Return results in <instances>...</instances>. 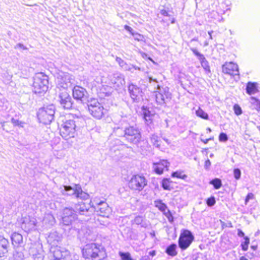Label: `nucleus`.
I'll list each match as a JSON object with an SVG mask.
<instances>
[{
    "label": "nucleus",
    "instance_id": "nucleus-31",
    "mask_svg": "<svg viewBox=\"0 0 260 260\" xmlns=\"http://www.w3.org/2000/svg\"><path fill=\"white\" fill-rule=\"evenodd\" d=\"M24 255L21 251L15 250L11 260H23Z\"/></svg>",
    "mask_w": 260,
    "mask_h": 260
},
{
    "label": "nucleus",
    "instance_id": "nucleus-22",
    "mask_svg": "<svg viewBox=\"0 0 260 260\" xmlns=\"http://www.w3.org/2000/svg\"><path fill=\"white\" fill-rule=\"evenodd\" d=\"M166 253L169 256H175L177 255V245L176 243H171L168 245L165 250Z\"/></svg>",
    "mask_w": 260,
    "mask_h": 260
},
{
    "label": "nucleus",
    "instance_id": "nucleus-23",
    "mask_svg": "<svg viewBox=\"0 0 260 260\" xmlns=\"http://www.w3.org/2000/svg\"><path fill=\"white\" fill-rule=\"evenodd\" d=\"M246 92L249 95L254 94L258 91L256 84L255 83L248 82L246 86Z\"/></svg>",
    "mask_w": 260,
    "mask_h": 260
},
{
    "label": "nucleus",
    "instance_id": "nucleus-59",
    "mask_svg": "<svg viewBox=\"0 0 260 260\" xmlns=\"http://www.w3.org/2000/svg\"><path fill=\"white\" fill-rule=\"evenodd\" d=\"M31 225V223H28V226L29 227L30 225Z\"/></svg>",
    "mask_w": 260,
    "mask_h": 260
},
{
    "label": "nucleus",
    "instance_id": "nucleus-12",
    "mask_svg": "<svg viewBox=\"0 0 260 260\" xmlns=\"http://www.w3.org/2000/svg\"><path fill=\"white\" fill-rule=\"evenodd\" d=\"M76 211L71 208H65L63 210L62 221L64 225L71 224L77 217Z\"/></svg>",
    "mask_w": 260,
    "mask_h": 260
},
{
    "label": "nucleus",
    "instance_id": "nucleus-21",
    "mask_svg": "<svg viewBox=\"0 0 260 260\" xmlns=\"http://www.w3.org/2000/svg\"><path fill=\"white\" fill-rule=\"evenodd\" d=\"M12 243L14 247L21 246L23 244V237L21 234L14 232L11 236Z\"/></svg>",
    "mask_w": 260,
    "mask_h": 260
},
{
    "label": "nucleus",
    "instance_id": "nucleus-63",
    "mask_svg": "<svg viewBox=\"0 0 260 260\" xmlns=\"http://www.w3.org/2000/svg\"><path fill=\"white\" fill-rule=\"evenodd\" d=\"M259 130L260 131V126L258 127Z\"/></svg>",
    "mask_w": 260,
    "mask_h": 260
},
{
    "label": "nucleus",
    "instance_id": "nucleus-1",
    "mask_svg": "<svg viewBox=\"0 0 260 260\" xmlns=\"http://www.w3.org/2000/svg\"><path fill=\"white\" fill-rule=\"evenodd\" d=\"M82 253L83 256L88 260H103L107 257L105 249L95 243L86 245Z\"/></svg>",
    "mask_w": 260,
    "mask_h": 260
},
{
    "label": "nucleus",
    "instance_id": "nucleus-41",
    "mask_svg": "<svg viewBox=\"0 0 260 260\" xmlns=\"http://www.w3.org/2000/svg\"><path fill=\"white\" fill-rule=\"evenodd\" d=\"M11 122L14 126H18L20 127H23V123L21 121H19L17 119H15L14 118L11 119Z\"/></svg>",
    "mask_w": 260,
    "mask_h": 260
},
{
    "label": "nucleus",
    "instance_id": "nucleus-51",
    "mask_svg": "<svg viewBox=\"0 0 260 260\" xmlns=\"http://www.w3.org/2000/svg\"><path fill=\"white\" fill-rule=\"evenodd\" d=\"M140 260H149V258L148 256H144L142 257Z\"/></svg>",
    "mask_w": 260,
    "mask_h": 260
},
{
    "label": "nucleus",
    "instance_id": "nucleus-10",
    "mask_svg": "<svg viewBox=\"0 0 260 260\" xmlns=\"http://www.w3.org/2000/svg\"><path fill=\"white\" fill-rule=\"evenodd\" d=\"M72 95L76 101L83 102L88 98L86 89L79 85H75L72 89Z\"/></svg>",
    "mask_w": 260,
    "mask_h": 260
},
{
    "label": "nucleus",
    "instance_id": "nucleus-61",
    "mask_svg": "<svg viewBox=\"0 0 260 260\" xmlns=\"http://www.w3.org/2000/svg\"><path fill=\"white\" fill-rule=\"evenodd\" d=\"M148 59H149V60H150L151 61H153H153L152 60V59L151 58L149 57V58H148Z\"/></svg>",
    "mask_w": 260,
    "mask_h": 260
},
{
    "label": "nucleus",
    "instance_id": "nucleus-14",
    "mask_svg": "<svg viewBox=\"0 0 260 260\" xmlns=\"http://www.w3.org/2000/svg\"><path fill=\"white\" fill-rule=\"evenodd\" d=\"M56 90L58 93L68 91L69 78L66 75H61L57 78Z\"/></svg>",
    "mask_w": 260,
    "mask_h": 260
},
{
    "label": "nucleus",
    "instance_id": "nucleus-37",
    "mask_svg": "<svg viewBox=\"0 0 260 260\" xmlns=\"http://www.w3.org/2000/svg\"><path fill=\"white\" fill-rule=\"evenodd\" d=\"M215 203V199L213 196H211L206 200V204L209 207H212L214 206Z\"/></svg>",
    "mask_w": 260,
    "mask_h": 260
},
{
    "label": "nucleus",
    "instance_id": "nucleus-6",
    "mask_svg": "<svg viewBox=\"0 0 260 260\" xmlns=\"http://www.w3.org/2000/svg\"><path fill=\"white\" fill-rule=\"evenodd\" d=\"M48 77L42 73L36 74L34 79V87L35 89V92H45L48 89Z\"/></svg>",
    "mask_w": 260,
    "mask_h": 260
},
{
    "label": "nucleus",
    "instance_id": "nucleus-56",
    "mask_svg": "<svg viewBox=\"0 0 260 260\" xmlns=\"http://www.w3.org/2000/svg\"><path fill=\"white\" fill-rule=\"evenodd\" d=\"M22 227L26 229V223H25V221H24L22 223Z\"/></svg>",
    "mask_w": 260,
    "mask_h": 260
},
{
    "label": "nucleus",
    "instance_id": "nucleus-3",
    "mask_svg": "<svg viewBox=\"0 0 260 260\" xmlns=\"http://www.w3.org/2000/svg\"><path fill=\"white\" fill-rule=\"evenodd\" d=\"M147 185V180L143 174L133 175L128 181V188L132 191H142Z\"/></svg>",
    "mask_w": 260,
    "mask_h": 260
},
{
    "label": "nucleus",
    "instance_id": "nucleus-34",
    "mask_svg": "<svg viewBox=\"0 0 260 260\" xmlns=\"http://www.w3.org/2000/svg\"><path fill=\"white\" fill-rule=\"evenodd\" d=\"M164 215L167 217V218L168 219V221L170 222H171V223L173 222V221H174L173 215L172 212H171V211L168 208H167V212L164 213Z\"/></svg>",
    "mask_w": 260,
    "mask_h": 260
},
{
    "label": "nucleus",
    "instance_id": "nucleus-53",
    "mask_svg": "<svg viewBox=\"0 0 260 260\" xmlns=\"http://www.w3.org/2000/svg\"><path fill=\"white\" fill-rule=\"evenodd\" d=\"M239 260H248V259L247 257H246L245 256H241L240 257Z\"/></svg>",
    "mask_w": 260,
    "mask_h": 260
},
{
    "label": "nucleus",
    "instance_id": "nucleus-36",
    "mask_svg": "<svg viewBox=\"0 0 260 260\" xmlns=\"http://www.w3.org/2000/svg\"><path fill=\"white\" fill-rule=\"evenodd\" d=\"M133 36L134 37L135 40L139 41V42H145V37L139 33L135 32L134 35H133Z\"/></svg>",
    "mask_w": 260,
    "mask_h": 260
},
{
    "label": "nucleus",
    "instance_id": "nucleus-17",
    "mask_svg": "<svg viewBox=\"0 0 260 260\" xmlns=\"http://www.w3.org/2000/svg\"><path fill=\"white\" fill-rule=\"evenodd\" d=\"M169 166V162L165 159L160 160L153 164L154 172L158 175L162 174L165 170H168Z\"/></svg>",
    "mask_w": 260,
    "mask_h": 260
},
{
    "label": "nucleus",
    "instance_id": "nucleus-33",
    "mask_svg": "<svg viewBox=\"0 0 260 260\" xmlns=\"http://www.w3.org/2000/svg\"><path fill=\"white\" fill-rule=\"evenodd\" d=\"M118 254L121 260H133L130 253L128 252L119 251Z\"/></svg>",
    "mask_w": 260,
    "mask_h": 260
},
{
    "label": "nucleus",
    "instance_id": "nucleus-52",
    "mask_svg": "<svg viewBox=\"0 0 260 260\" xmlns=\"http://www.w3.org/2000/svg\"><path fill=\"white\" fill-rule=\"evenodd\" d=\"M251 248L254 250H256L257 248V245H251Z\"/></svg>",
    "mask_w": 260,
    "mask_h": 260
},
{
    "label": "nucleus",
    "instance_id": "nucleus-9",
    "mask_svg": "<svg viewBox=\"0 0 260 260\" xmlns=\"http://www.w3.org/2000/svg\"><path fill=\"white\" fill-rule=\"evenodd\" d=\"M106 199H104L103 201H99V199L96 198L93 202L95 205L96 206L97 211L99 212L100 216L105 217H109L112 213V209L109 206L106 202Z\"/></svg>",
    "mask_w": 260,
    "mask_h": 260
},
{
    "label": "nucleus",
    "instance_id": "nucleus-16",
    "mask_svg": "<svg viewBox=\"0 0 260 260\" xmlns=\"http://www.w3.org/2000/svg\"><path fill=\"white\" fill-rule=\"evenodd\" d=\"M191 50L194 55L198 57L201 66L203 68L205 72L207 73H210L211 72L210 67L208 61L206 60L204 55L200 53L196 48H191Z\"/></svg>",
    "mask_w": 260,
    "mask_h": 260
},
{
    "label": "nucleus",
    "instance_id": "nucleus-19",
    "mask_svg": "<svg viewBox=\"0 0 260 260\" xmlns=\"http://www.w3.org/2000/svg\"><path fill=\"white\" fill-rule=\"evenodd\" d=\"M73 194L76 198L82 200H86L89 197V195L84 191L79 184H76L73 188Z\"/></svg>",
    "mask_w": 260,
    "mask_h": 260
},
{
    "label": "nucleus",
    "instance_id": "nucleus-18",
    "mask_svg": "<svg viewBox=\"0 0 260 260\" xmlns=\"http://www.w3.org/2000/svg\"><path fill=\"white\" fill-rule=\"evenodd\" d=\"M9 247L10 244L8 240L0 236V257L7 256Z\"/></svg>",
    "mask_w": 260,
    "mask_h": 260
},
{
    "label": "nucleus",
    "instance_id": "nucleus-32",
    "mask_svg": "<svg viewBox=\"0 0 260 260\" xmlns=\"http://www.w3.org/2000/svg\"><path fill=\"white\" fill-rule=\"evenodd\" d=\"M210 183L213 185L214 187L217 189L222 186L221 181L219 178H214L210 181Z\"/></svg>",
    "mask_w": 260,
    "mask_h": 260
},
{
    "label": "nucleus",
    "instance_id": "nucleus-58",
    "mask_svg": "<svg viewBox=\"0 0 260 260\" xmlns=\"http://www.w3.org/2000/svg\"><path fill=\"white\" fill-rule=\"evenodd\" d=\"M171 23H175V19L174 18L172 19V21H171Z\"/></svg>",
    "mask_w": 260,
    "mask_h": 260
},
{
    "label": "nucleus",
    "instance_id": "nucleus-8",
    "mask_svg": "<svg viewBox=\"0 0 260 260\" xmlns=\"http://www.w3.org/2000/svg\"><path fill=\"white\" fill-rule=\"evenodd\" d=\"M88 108L90 114L96 119H102L106 114V110L98 101L89 104Z\"/></svg>",
    "mask_w": 260,
    "mask_h": 260
},
{
    "label": "nucleus",
    "instance_id": "nucleus-40",
    "mask_svg": "<svg viewBox=\"0 0 260 260\" xmlns=\"http://www.w3.org/2000/svg\"><path fill=\"white\" fill-rule=\"evenodd\" d=\"M218 140L220 142H226L228 140V136L225 133H221L218 137Z\"/></svg>",
    "mask_w": 260,
    "mask_h": 260
},
{
    "label": "nucleus",
    "instance_id": "nucleus-27",
    "mask_svg": "<svg viewBox=\"0 0 260 260\" xmlns=\"http://www.w3.org/2000/svg\"><path fill=\"white\" fill-rule=\"evenodd\" d=\"M196 114L198 117L205 120L209 119L208 114L205 112L202 109L199 108L196 111Z\"/></svg>",
    "mask_w": 260,
    "mask_h": 260
},
{
    "label": "nucleus",
    "instance_id": "nucleus-4",
    "mask_svg": "<svg viewBox=\"0 0 260 260\" xmlns=\"http://www.w3.org/2000/svg\"><path fill=\"white\" fill-rule=\"evenodd\" d=\"M55 110L52 105H48L39 109L37 117L40 122L48 124L54 119Z\"/></svg>",
    "mask_w": 260,
    "mask_h": 260
},
{
    "label": "nucleus",
    "instance_id": "nucleus-38",
    "mask_svg": "<svg viewBox=\"0 0 260 260\" xmlns=\"http://www.w3.org/2000/svg\"><path fill=\"white\" fill-rule=\"evenodd\" d=\"M234 113L237 115H240L242 114V111L240 106L238 104H235L233 106Z\"/></svg>",
    "mask_w": 260,
    "mask_h": 260
},
{
    "label": "nucleus",
    "instance_id": "nucleus-25",
    "mask_svg": "<svg viewBox=\"0 0 260 260\" xmlns=\"http://www.w3.org/2000/svg\"><path fill=\"white\" fill-rule=\"evenodd\" d=\"M154 206L160 212H164L165 210H167V208H168L167 205L163 203L160 200H157L155 201Z\"/></svg>",
    "mask_w": 260,
    "mask_h": 260
},
{
    "label": "nucleus",
    "instance_id": "nucleus-30",
    "mask_svg": "<svg viewBox=\"0 0 260 260\" xmlns=\"http://www.w3.org/2000/svg\"><path fill=\"white\" fill-rule=\"evenodd\" d=\"M171 176L173 177H176L177 178L182 179L185 180L187 177V175L183 173V171H177L173 172L171 174Z\"/></svg>",
    "mask_w": 260,
    "mask_h": 260
},
{
    "label": "nucleus",
    "instance_id": "nucleus-24",
    "mask_svg": "<svg viewBox=\"0 0 260 260\" xmlns=\"http://www.w3.org/2000/svg\"><path fill=\"white\" fill-rule=\"evenodd\" d=\"M66 255H63L62 252L58 248H56L53 251L52 260H65Z\"/></svg>",
    "mask_w": 260,
    "mask_h": 260
},
{
    "label": "nucleus",
    "instance_id": "nucleus-47",
    "mask_svg": "<svg viewBox=\"0 0 260 260\" xmlns=\"http://www.w3.org/2000/svg\"><path fill=\"white\" fill-rule=\"evenodd\" d=\"M160 13L162 15L164 16H169L167 10H162L160 12Z\"/></svg>",
    "mask_w": 260,
    "mask_h": 260
},
{
    "label": "nucleus",
    "instance_id": "nucleus-28",
    "mask_svg": "<svg viewBox=\"0 0 260 260\" xmlns=\"http://www.w3.org/2000/svg\"><path fill=\"white\" fill-rule=\"evenodd\" d=\"M172 182L170 178H164L162 181V187L165 190H170L172 188Z\"/></svg>",
    "mask_w": 260,
    "mask_h": 260
},
{
    "label": "nucleus",
    "instance_id": "nucleus-42",
    "mask_svg": "<svg viewBox=\"0 0 260 260\" xmlns=\"http://www.w3.org/2000/svg\"><path fill=\"white\" fill-rule=\"evenodd\" d=\"M254 198V194L252 193H248L245 199V204H247L250 200Z\"/></svg>",
    "mask_w": 260,
    "mask_h": 260
},
{
    "label": "nucleus",
    "instance_id": "nucleus-55",
    "mask_svg": "<svg viewBox=\"0 0 260 260\" xmlns=\"http://www.w3.org/2000/svg\"><path fill=\"white\" fill-rule=\"evenodd\" d=\"M213 32V31H209L208 32V34L209 35V38L210 39H212V34Z\"/></svg>",
    "mask_w": 260,
    "mask_h": 260
},
{
    "label": "nucleus",
    "instance_id": "nucleus-29",
    "mask_svg": "<svg viewBox=\"0 0 260 260\" xmlns=\"http://www.w3.org/2000/svg\"><path fill=\"white\" fill-rule=\"evenodd\" d=\"M244 241L241 243V247L243 251H246L248 249L249 244L250 243V239L248 237L245 236L244 237Z\"/></svg>",
    "mask_w": 260,
    "mask_h": 260
},
{
    "label": "nucleus",
    "instance_id": "nucleus-15",
    "mask_svg": "<svg viewBox=\"0 0 260 260\" xmlns=\"http://www.w3.org/2000/svg\"><path fill=\"white\" fill-rule=\"evenodd\" d=\"M128 91L131 98L134 101L138 102L143 96L142 89L134 84H130L128 86Z\"/></svg>",
    "mask_w": 260,
    "mask_h": 260
},
{
    "label": "nucleus",
    "instance_id": "nucleus-62",
    "mask_svg": "<svg viewBox=\"0 0 260 260\" xmlns=\"http://www.w3.org/2000/svg\"><path fill=\"white\" fill-rule=\"evenodd\" d=\"M207 129L208 130L209 132H211V129L210 128H208Z\"/></svg>",
    "mask_w": 260,
    "mask_h": 260
},
{
    "label": "nucleus",
    "instance_id": "nucleus-20",
    "mask_svg": "<svg viewBox=\"0 0 260 260\" xmlns=\"http://www.w3.org/2000/svg\"><path fill=\"white\" fill-rule=\"evenodd\" d=\"M143 111V117L147 125H150L153 123L154 115L152 114L149 109L146 106L142 107Z\"/></svg>",
    "mask_w": 260,
    "mask_h": 260
},
{
    "label": "nucleus",
    "instance_id": "nucleus-50",
    "mask_svg": "<svg viewBox=\"0 0 260 260\" xmlns=\"http://www.w3.org/2000/svg\"><path fill=\"white\" fill-rule=\"evenodd\" d=\"M64 189L66 191H69L73 189V188H72V187L70 186H64Z\"/></svg>",
    "mask_w": 260,
    "mask_h": 260
},
{
    "label": "nucleus",
    "instance_id": "nucleus-11",
    "mask_svg": "<svg viewBox=\"0 0 260 260\" xmlns=\"http://www.w3.org/2000/svg\"><path fill=\"white\" fill-rule=\"evenodd\" d=\"M58 93L60 106L64 109H71L73 107V102L69 91H63Z\"/></svg>",
    "mask_w": 260,
    "mask_h": 260
},
{
    "label": "nucleus",
    "instance_id": "nucleus-7",
    "mask_svg": "<svg viewBox=\"0 0 260 260\" xmlns=\"http://www.w3.org/2000/svg\"><path fill=\"white\" fill-rule=\"evenodd\" d=\"M194 239L191 232L187 229L181 230L178 238V245L180 248L183 250L188 248Z\"/></svg>",
    "mask_w": 260,
    "mask_h": 260
},
{
    "label": "nucleus",
    "instance_id": "nucleus-5",
    "mask_svg": "<svg viewBox=\"0 0 260 260\" xmlns=\"http://www.w3.org/2000/svg\"><path fill=\"white\" fill-rule=\"evenodd\" d=\"M123 137L128 142L133 144H138L142 141L140 131L138 128L133 126L125 128Z\"/></svg>",
    "mask_w": 260,
    "mask_h": 260
},
{
    "label": "nucleus",
    "instance_id": "nucleus-2",
    "mask_svg": "<svg viewBox=\"0 0 260 260\" xmlns=\"http://www.w3.org/2000/svg\"><path fill=\"white\" fill-rule=\"evenodd\" d=\"M59 134L66 140L75 138L78 134L76 121L72 118L66 119L60 126Z\"/></svg>",
    "mask_w": 260,
    "mask_h": 260
},
{
    "label": "nucleus",
    "instance_id": "nucleus-43",
    "mask_svg": "<svg viewBox=\"0 0 260 260\" xmlns=\"http://www.w3.org/2000/svg\"><path fill=\"white\" fill-rule=\"evenodd\" d=\"M153 141V143L154 146L157 147H159L160 145V140H158L157 138H153L152 139Z\"/></svg>",
    "mask_w": 260,
    "mask_h": 260
},
{
    "label": "nucleus",
    "instance_id": "nucleus-44",
    "mask_svg": "<svg viewBox=\"0 0 260 260\" xmlns=\"http://www.w3.org/2000/svg\"><path fill=\"white\" fill-rule=\"evenodd\" d=\"M124 28L127 30L132 36L134 35V33L133 31V29L129 26L125 25L124 26Z\"/></svg>",
    "mask_w": 260,
    "mask_h": 260
},
{
    "label": "nucleus",
    "instance_id": "nucleus-39",
    "mask_svg": "<svg viewBox=\"0 0 260 260\" xmlns=\"http://www.w3.org/2000/svg\"><path fill=\"white\" fill-rule=\"evenodd\" d=\"M233 174L234 178L236 180H238L240 178L241 175V172L240 170L238 168H235L233 170Z\"/></svg>",
    "mask_w": 260,
    "mask_h": 260
},
{
    "label": "nucleus",
    "instance_id": "nucleus-49",
    "mask_svg": "<svg viewBox=\"0 0 260 260\" xmlns=\"http://www.w3.org/2000/svg\"><path fill=\"white\" fill-rule=\"evenodd\" d=\"M149 254L151 256H154L156 255V251L155 250H152L149 252Z\"/></svg>",
    "mask_w": 260,
    "mask_h": 260
},
{
    "label": "nucleus",
    "instance_id": "nucleus-57",
    "mask_svg": "<svg viewBox=\"0 0 260 260\" xmlns=\"http://www.w3.org/2000/svg\"><path fill=\"white\" fill-rule=\"evenodd\" d=\"M23 1L25 5H28V6L30 5V4H27V3H26V1H25L26 0H23Z\"/></svg>",
    "mask_w": 260,
    "mask_h": 260
},
{
    "label": "nucleus",
    "instance_id": "nucleus-46",
    "mask_svg": "<svg viewBox=\"0 0 260 260\" xmlns=\"http://www.w3.org/2000/svg\"><path fill=\"white\" fill-rule=\"evenodd\" d=\"M238 235L239 237H244V233L240 229H238Z\"/></svg>",
    "mask_w": 260,
    "mask_h": 260
},
{
    "label": "nucleus",
    "instance_id": "nucleus-54",
    "mask_svg": "<svg viewBox=\"0 0 260 260\" xmlns=\"http://www.w3.org/2000/svg\"><path fill=\"white\" fill-rule=\"evenodd\" d=\"M17 46H18V47H20V48H22V49H25V47H24V46H23V44H20V43L18 44L17 45Z\"/></svg>",
    "mask_w": 260,
    "mask_h": 260
},
{
    "label": "nucleus",
    "instance_id": "nucleus-13",
    "mask_svg": "<svg viewBox=\"0 0 260 260\" xmlns=\"http://www.w3.org/2000/svg\"><path fill=\"white\" fill-rule=\"evenodd\" d=\"M222 71L224 74L233 77L239 75L238 66L236 63L233 62H225L223 64Z\"/></svg>",
    "mask_w": 260,
    "mask_h": 260
},
{
    "label": "nucleus",
    "instance_id": "nucleus-48",
    "mask_svg": "<svg viewBox=\"0 0 260 260\" xmlns=\"http://www.w3.org/2000/svg\"><path fill=\"white\" fill-rule=\"evenodd\" d=\"M213 140V138H210L209 139H205V140H202V141L204 143V144H207L209 141L210 140Z\"/></svg>",
    "mask_w": 260,
    "mask_h": 260
},
{
    "label": "nucleus",
    "instance_id": "nucleus-45",
    "mask_svg": "<svg viewBox=\"0 0 260 260\" xmlns=\"http://www.w3.org/2000/svg\"><path fill=\"white\" fill-rule=\"evenodd\" d=\"M143 220V218L141 216H138L137 217H136V218H135V221L137 223V224H139L141 223V222H142Z\"/></svg>",
    "mask_w": 260,
    "mask_h": 260
},
{
    "label": "nucleus",
    "instance_id": "nucleus-26",
    "mask_svg": "<svg viewBox=\"0 0 260 260\" xmlns=\"http://www.w3.org/2000/svg\"><path fill=\"white\" fill-rule=\"evenodd\" d=\"M78 208L77 209L76 212L77 214L83 215L88 211V208L84 203H81L77 204Z\"/></svg>",
    "mask_w": 260,
    "mask_h": 260
},
{
    "label": "nucleus",
    "instance_id": "nucleus-60",
    "mask_svg": "<svg viewBox=\"0 0 260 260\" xmlns=\"http://www.w3.org/2000/svg\"><path fill=\"white\" fill-rule=\"evenodd\" d=\"M167 211V210H165V211L164 212H161L162 213V214L164 215V213H166Z\"/></svg>",
    "mask_w": 260,
    "mask_h": 260
},
{
    "label": "nucleus",
    "instance_id": "nucleus-35",
    "mask_svg": "<svg viewBox=\"0 0 260 260\" xmlns=\"http://www.w3.org/2000/svg\"><path fill=\"white\" fill-rule=\"evenodd\" d=\"M164 215L167 217V218L168 219V221L170 222H171V223L173 222V221H174L173 215L172 212H171V211L168 208H167V212L164 213Z\"/></svg>",
    "mask_w": 260,
    "mask_h": 260
}]
</instances>
